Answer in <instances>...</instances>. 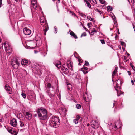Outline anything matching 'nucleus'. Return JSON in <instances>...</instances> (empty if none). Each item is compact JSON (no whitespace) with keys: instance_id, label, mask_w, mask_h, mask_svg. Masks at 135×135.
<instances>
[{"instance_id":"nucleus-1","label":"nucleus","mask_w":135,"mask_h":135,"mask_svg":"<svg viewBox=\"0 0 135 135\" xmlns=\"http://www.w3.org/2000/svg\"><path fill=\"white\" fill-rule=\"evenodd\" d=\"M39 119L41 122L46 120L47 119V112L46 109L42 107L38 108L36 111Z\"/></svg>"},{"instance_id":"nucleus-2","label":"nucleus","mask_w":135,"mask_h":135,"mask_svg":"<svg viewBox=\"0 0 135 135\" xmlns=\"http://www.w3.org/2000/svg\"><path fill=\"white\" fill-rule=\"evenodd\" d=\"M50 126L56 128L58 127L60 123L59 117L53 116L50 119Z\"/></svg>"},{"instance_id":"nucleus-3","label":"nucleus","mask_w":135,"mask_h":135,"mask_svg":"<svg viewBox=\"0 0 135 135\" xmlns=\"http://www.w3.org/2000/svg\"><path fill=\"white\" fill-rule=\"evenodd\" d=\"M40 21L41 25L43 26V30L44 32V34L45 35L46 32L48 29V27L46 20L44 16H42L40 18Z\"/></svg>"},{"instance_id":"nucleus-4","label":"nucleus","mask_w":135,"mask_h":135,"mask_svg":"<svg viewBox=\"0 0 135 135\" xmlns=\"http://www.w3.org/2000/svg\"><path fill=\"white\" fill-rule=\"evenodd\" d=\"M25 118L28 120H31L32 117V114L30 112H25L23 113Z\"/></svg>"},{"instance_id":"nucleus-5","label":"nucleus","mask_w":135,"mask_h":135,"mask_svg":"<svg viewBox=\"0 0 135 135\" xmlns=\"http://www.w3.org/2000/svg\"><path fill=\"white\" fill-rule=\"evenodd\" d=\"M83 98L85 101L86 102H89L92 99V96L90 94H85L83 95Z\"/></svg>"},{"instance_id":"nucleus-6","label":"nucleus","mask_w":135,"mask_h":135,"mask_svg":"<svg viewBox=\"0 0 135 135\" xmlns=\"http://www.w3.org/2000/svg\"><path fill=\"white\" fill-rule=\"evenodd\" d=\"M72 78L74 80L75 82H78L79 80L81 79L80 75H78L77 73L74 74L73 75Z\"/></svg>"},{"instance_id":"nucleus-7","label":"nucleus","mask_w":135,"mask_h":135,"mask_svg":"<svg viewBox=\"0 0 135 135\" xmlns=\"http://www.w3.org/2000/svg\"><path fill=\"white\" fill-rule=\"evenodd\" d=\"M4 89L7 93L11 94L12 93V88L7 84H6L4 86Z\"/></svg>"},{"instance_id":"nucleus-8","label":"nucleus","mask_w":135,"mask_h":135,"mask_svg":"<svg viewBox=\"0 0 135 135\" xmlns=\"http://www.w3.org/2000/svg\"><path fill=\"white\" fill-rule=\"evenodd\" d=\"M11 64L13 68H18L20 63L16 60H15L11 62Z\"/></svg>"},{"instance_id":"nucleus-9","label":"nucleus","mask_w":135,"mask_h":135,"mask_svg":"<svg viewBox=\"0 0 135 135\" xmlns=\"http://www.w3.org/2000/svg\"><path fill=\"white\" fill-rule=\"evenodd\" d=\"M10 124L14 127H16L17 124L16 119L15 118H13L10 121Z\"/></svg>"},{"instance_id":"nucleus-10","label":"nucleus","mask_w":135,"mask_h":135,"mask_svg":"<svg viewBox=\"0 0 135 135\" xmlns=\"http://www.w3.org/2000/svg\"><path fill=\"white\" fill-rule=\"evenodd\" d=\"M61 73H64L65 74H67L69 72V68H58Z\"/></svg>"},{"instance_id":"nucleus-11","label":"nucleus","mask_w":135,"mask_h":135,"mask_svg":"<svg viewBox=\"0 0 135 135\" xmlns=\"http://www.w3.org/2000/svg\"><path fill=\"white\" fill-rule=\"evenodd\" d=\"M30 63L29 61H28L25 59H23L22 60L21 64L23 66H26V65L30 64Z\"/></svg>"},{"instance_id":"nucleus-12","label":"nucleus","mask_w":135,"mask_h":135,"mask_svg":"<svg viewBox=\"0 0 135 135\" xmlns=\"http://www.w3.org/2000/svg\"><path fill=\"white\" fill-rule=\"evenodd\" d=\"M78 55V54L75 52L74 53L75 56V57L78 59V61L79 62L78 64L79 65H81V63L83 62V60L80 57H79Z\"/></svg>"},{"instance_id":"nucleus-13","label":"nucleus","mask_w":135,"mask_h":135,"mask_svg":"<svg viewBox=\"0 0 135 135\" xmlns=\"http://www.w3.org/2000/svg\"><path fill=\"white\" fill-rule=\"evenodd\" d=\"M32 6L35 9L37 8V4L36 1L35 0H32L31 1Z\"/></svg>"},{"instance_id":"nucleus-14","label":"nucleus","mask_w":135,"mask_h":135,"mask_svg":"<svg viewBox=\"0 0 135 135\" xmlns=\"http://www.w3.org/2000/svg\"><path fill=\"white\" fill-rule=\"evenodd\" d=\"M23 32L26 35H28L31 33V30L27 28H25L23 29Z\"/></svg>"},{"instance_id":"nucleus-15","label":"nucleus","mask_w":135,"mask_h":135,"mask_svg":"<svg viewBox=\"0 0 135 135\" xmlns=\"http://www.w3.org/2000/svg\"><path fill=\"white\" fill-rule=\"evenodd\" d=\"M37 45L38 46L40 45L41 44V40L40 37L38 36H36L35 37Z\"/></svg>"},{"instance_id":"nucleus-16","label":"nucleus","mask_w":135,"mask_h":135,"mask_svg":"<svg viewBox=\"0 0 135 135\" xmlns=\"http://www.w3.org/2000/svg\"><path fill=\"white\" fill-rule=\"evenodd\" d=\"M8 46L6 47H5V50L7 53H11L12 51V49L10 48L9 45L8 44Z\"/></svg>"},{"instance_id":"nucleus-17","label":"nucleus","mask_w":135,"mask_h":135,"mask_svg":"<svg viewBox=\"0 0 135 135\" xmlns=\"http://www.w3.org/2000/svg\"><path fill=\"white\" fill-rule=\"evenodd\" d=\"M55 66L57 68H61V62L59 61H57L54 63Z\"/></svg>"},{"instance_id":"nucleus-18","label":"nucleus","mask_w":135,"mask_h":135,"mask_svg":"<svg viewBox=\"0 0 135 135\" xmlns=\"http://www.w3.org/2000/svg\"><path fill=\"white\" fill-rule=\"evenodd\" d=\"M66 83L67 87L68 90H71L72 88V86L70 84L68 80H66Z\"/></svg>"},{"instance_id":"nucleus-19","label":"nucleus","mask_w":135,"mask_h":135,"mask_svg":"<svg viewBox=\"0 0 135 135\" xmlns=\"http://www.w3.org/2000/svg\"><path fill=\"white\" fill-rule=\"evenodd\" d=\"M60 110L62 111V114H63L64 115H66V112L67 110L65 108H62L60 109V111L61 112Z\"/></svg>"},{"instance_id":"nucleus-20","label":"nucleus","mask_w":135,"mask_h":135,"mask_svg":"<svg viewBox=\"0 0 135 135\" xmlns=\"http://www.w3.org/2000/svg\"><path fill=\"white\" fill-rule=\"evenodd\" d=\"M73 63L70 61H68L67 62V66L68 68H72Z\"/></svg>"},{"instance_id":"nucleus-21","label":"nucleus","mask_w":135,"mask_h":135,"mask_svg":"<svg viewBox=\"0 0 135 135\" xmlns=\"http://www.w3.org/2000/svg\"><path fill=\"white\" fill-rule=\"evenodd\" d=\"M76 119L78 121L81 122L83 118L81 115H77L76 117Z\"/></svg>"},{"instance_id":"nucleus-22","label":"nucleus","mask_w":135,"mask_h":135,"mask_svg":"<svg viewBox=\"0 0 135 135\" xmlns=\"http://www.w3.org/2000/svg\"><path fill=\"white\" fill-rule=\"evenodd\" d=\"M70 34L75 39H77L78 38V37L72 31H71L70 32Z\"/></svg>"},{"instance_id":"nucleus-23","label":"nucleus","mask_w":135,"mask_h":135,"mask_svg":"<svg viewBox=\"0 0 135 135\" xmlns=\"http://www.w3.org/2000/svg\"><path fill=\"white\" fill-rule=\"evenodd\" d=\"M80 69L83 72L84 74H86L88 72V71L87 70L88 68H81Z\"/></svg>"},{"instance_id":"nucleus-24","label":"nucleus","mask_w":135,"mask_h":135,"mask_svg":"<svg viewBox=\"0 0 135 135\" xmlns=\"http://www.w3.org/2000/svg\"><path fill=\"white\" fill-rule=\"evenodd\" d=\"M117 68H115V69L113 72V73L112 74V78H113V77H114V76H116V74H117Z\"/></svg>"},{"instance_id":"nucleus-25","label":"nucleus","mask_w":135,"mask_h":135,"mask_svg":"<svg viewBox=\"0 0 135 135\" xmlns=\"http://www.w3.org/2000/svg\"><path fill=\"white\" fill-rule=\"evenodd\" d=\"M94 122L95 123V124L93 123V128L96 129L98 128L99 127L98 123V122H96L95 120Z\"/></svg>"},{"instance_id":"nucleus-26","label":"nucleus","mask_w":135,"mask_h":135,"mask_svg":"<svg viewBox=\"0 0 135 135\" xmlns=\"http://www.w3.org/2000/svg\"><path fill=\"white\" fill-rule=\"evenodd\" d=\"M14 128L11 127H8L7 129V130L8 132L11 133L13 131Z\"/></svg>"},{"instance_id":"nucleus-27","label":"nucleus","mask_w":135,"mask_h":135,"mask_svg":"<svg viewBox=\"0 0 135 135\" xmlns=\"http://www.w3.org/2000/svg\"><path fill=\"white\" fill-rule=\"evenodd\" d=\"M20 126L21 127H23L25 126L26 124H24V122L20 120L19 121Z\"/></svg>"},{"instance_id":"nucleus-28","label":"nucleus","mask_w":135,"mask_h":135,"mask_svg":"<svg viewBox=\"0 0 135 135\" xmlns=\"http://www.w3.org/2000/svg\"><path fill=\"white\" fill-rule=\"evenodd\" d=\"M107 11H111L113 10V8L110 6H108L107 8Z\"/></svg>"},{"instance_id":"nucleus-29","label":"nucleus","mask_w":135,"mask_h":135,"mask_svg":"<svg viewBox=\"0 0 135 135\" xmlns=\"http://www.w3.org/2000/svg\"><path fill=\"white\" fill-rule=\"evenodd\" d=\"M13 131L14 132H12L11 134L12 135H17V134L18 133L17 131H15L14 130V129Z\"/></svg>"},{"instance_id":"nucleus-30","label":"nucleus","mask_w":135,"mask_h":135,"mask_svg":"<svg viewBox=\"0 0 135 135\" xmlns=\"http://www.w3.org/2000/svg\"><path fill=\"white\" fill-rule=\"evenodd\" d=\"M113 14V16H112V17L113 19L114 20V21L115 22V23H117V21L116 20V17L115 15L113 14V13H112Z\"/></svg>"},{"instance_id":"nucleus-31","label":"nucleus","mask_w":135,"mask_h":135,"mask_svg":"<svg viewBox=\"0 0 135 135\" xmlns=\"http://www.w3.org/2000/svg\"><path fill=\"white\" fill-rule=\"evenodd\" d=\"M76 108L78 109H79L81 107V106L80 104H78L76 105Z\"/></svg>"},{"instance_id":"nucleus-32","label":"nucleus","mask_w":135,"mask_h":135,"mask_svg":"<svg viewBox=\"0 0 135 135\" xmlns=\"http://www.w3.org/2000/svg\"><path fill=\"white\" fill-rule=\"evenodd\" d=\"M21 95L25 99L26 98V95L25 93H22L21 94Z\"/></svg>"},{"instance_id":"nucleus-33","label":"nucleus","mask_w":135,"mask_h":135,"mask_svg":"<svg viewBox=\"0 0 135 135\" xmlns=\"http://www.w3.org/2000/svg\"><path fill=\"white\" fill-rule=\"evenodd\" d=\"M101 3L103 4H105V1L103 0H99Z\"/></svg>"},{"instance_id":"nucleus-34","label":"nucleus","mask_w":135,"mask_h":135,"mask_svg":"<svg viewBox=\"0 0 135 135\" xmlns=\"http://www.w3.org/2000/svg\"><path fill=\"white\" fill-rule=\"evenodd\" d=\"M115 90L117 91V95L118 96H119L121 94V93H120L119 92H118V91L117 89H116V88H115Z\"/></svg>"},{"instance_id":"nucleus-35","label":"nucleus","mask_w":135,"mask_h":135,"mask_svg":"<svg viewBox=\"0 0 135 135\" xmlns=\"http://www.w3.org/2000/svg\"><path fill=\"white\" fill-rule=\"evenodd\" d=\"M54 28L55 29L54 33H57V30L56 27V26H54Z\"/></svg>"},{"instance_id":"nucleus-36","label":"nucleus","mask_w":135,"mask_h":135,"mask_svg":"<svg viewBox=\"0 0 135 135\" xmlns=\"http://www.w3.org/2000/svg\"><path fill=\"white\" fill-rule=\"evenodd\" d=\"M89 65V64L88 62L86 61H85V64L83 66H88Z\"/></svg>"},{"instance_id":"nucleus-37","label":"nucleus","mask_w":135,"mask_h":135,"mask_svg":"<svg viewBox=\"0 0 135 135\" xmlns=\"http://www.w3.org/2000/svg\"><path fill=\"white\" fill-rule=\"evenodd\" d=\"M100 41L102 44H104L105 43V40L104 39H101L100 40Z\"/></svg>"},{"instance_id":"nucleus-38","label":"nucleus","mask_w":135,"mask_h":135,"mask_svg":"<svg viewBox=\"0 0 135 135\" xmlns=\"http://www.w3.org/2000/svg\"><path fill=\"white\" fill-rule=\"evenodd\" d=\"M73 122L75 124H77L78 122V121L76 119H75L73 120Z\"/></svg>"},{"instance_id":"nucleus-39","label":"nucleus","mask_w":135,"mask_h":135,"mask_svg":"<svg viewBox=\"0 0 135 135\" xmlns=\"http://www.w3.org/2000/svg\"><path fill=\"white\" fill-rule=\"evenodd\" d=\"M8 43L7 42H5L4 43L3 45L4 46L5 48V47H6L8 46Z\"/></svg>"},{"instance_id":"nucleus-40","label":"nucleus","mask_w":135,"mask_h":135,"mask_svg":"<svg viewBox=\"0 0 135 135\" xmlns=\"http://www.w3.org/2000/svg\"><path fill=\"white\" fill-rule=\"evenodd\" d=\"M86 3L87 6H88L89 8H90L91 7V5L87 1H86Z\"/></svg>"},{"instance_id":"nucleus-41","label":"nucleus","mask_w":135,"mask_h":135,"mask_svg":"<svg viewBox=\"0 0 135 135\" xmlns=\"http://www.w3.org/2000/svg\"><path fill=\"white\" fill-rule=\"evenodd\" d=\"M47 87L48 88H49L51 87V85L50 83H48L47 85Z\"/></svg>"},{"instance_id":"nucleus-42","label":"nucleus","mask_w":135,"mask_h":135,"mask_svg":"<svg viewBox=\"0 0 135 135\" xmlns=\"http://www.w3.org/2000/svg\"><path fill=\"white\" fill-rule=\"evenodd\" d=\"M92 23L91 22H90L89 23H88L87 24V26L89 28H90L91 26L92 25Z\"/></svg>"},{"instance_id":"nucleus-43","label":"nucleus","mask_w":135,"mask_h":135,"mask_svg":"<svg viewBox=\"0 0 135 135\" xmlns=\"http://www.w3.org/2000/svg\"><path fill=\"white\" fill-rule=\"evenodd\" d=\"M55 93H53V94H50L49 95V96H50V97L51 98V97H54V96L55 95Z\"/></svg>"},{"instance_id":"nucleus-44","label":"nucleus","mask_w":135,"mask_h":135,"mask_svg":"<svg viewBox=\"0 0 135 135\" xmlns=\"http://www.w3.org/2000/svg\"><path fill=\"white\" fill-rule=\"evenodd\" d=\"M121 44L122 46H126V43L124 42L121 41Z\"/></svg>"},{"instance_id":"nucleus-45","label":"nucleus","mask_w":135,"mask_h":135,"mask_svg":"<svg viewBox=\"0 0 135 135\" xmlns=\"http://www.w3.org/2000/svg\"><path fill=\"white\" fill-rule=\"evenodd\" d=\"M87 18L90 21H92L93 20L92 18L90 16H88L87 17Z\"/></svg>"},{"instance_id":"nucleus-46","label":"nucleus","mask_w":135,"mask_h":135,"mask_svg":"<svg viewBox=\"0 0 135 135\" xmlns=\"http://www.w3.org/2000/svg\"><path fill=\"white\" fill-rule=\"evenodd\" d=\"M86 35V33L85 32H84V33H82L81 35V36H85Z\"/></svg>"},{"instance_id":"nucleus-47","label":"nucleus","mask_w":135,"mask_h":135,"mask_svg":"<svg viewBox=\"0 0 135 135\" xmlns=\"http://www.w3.org/2000/svg\"><path fill=\"white\" fill-rule=\"evenodd\" d=\"M130 65L131 68H135L134 66L132 63H130Z\"/></svg>"},{"instance_id":"nucleus-48","label":"nucleus","mask_w":135,"mask_h":135,"mask_svg":"<svg viewBox=\"0 0 135 135\" xmlns=\"http://www.w3.org/2000/svg\"><path fill=\"white\" fill-rule=\"evenodd\" d=\"M97 10L98 11V12H99L100 14L101 15L102 14V12L100 11H99L98 9H97Z\"/></svg>"},{"instance_id":"nucleus-49","label":"nucleus","mask_w":135,"mask_h":135,"mask_svg":"<svg viewBox=\"0 0 135 135\" xmlns=\"http://www.w3.org/2000/svg\"><path fill=\"white\" fill-rule=\"evenodd\" d=\"M3 46V44L2 43H0V48H1Z\"/></svg>"},{"instance_id":"nucleus-50","label":"nucleus","mask_w":135,"mask_h":135,"mask_svg":"<svg viewBox=\"0 0 135 135\" xmlns=\"http://www.w3.org/2000/svg\"><path fill=\"white\" fill-rule=\"evenodd\" d=\"M128 73L129 75H130L131 74V72L129 71H128Z\"/></svg>"},{"instance_id":"nucleus-51","label":"nucleus","mask_w":135,"mask_h":135,"mask_svg":"<svg viewBox=\"0 0 135 135\" xmlns=\"http://www.w3.org/2000/svg\"><path fill=\"white\" fill-rule=\"evenodd\" d=\"M131 83H132V84L133 85H134V82H133V81L132 80H131Z\"/></svg>"},{"instance_id":"nucleus-52","label":"nucleus","mask_w":135,"mask_h":135,"mask_svg":"<svg viewBox=\"0 0 135 135\" xmlns=\"http://www.w3.org/2000/svg\"><path fill=\"white\" fill-rule=\"evenodd\" d=\"M2 0H0V7H1L2 4Z\"/></svg>"},{"instance_id":"nucleus-53","label":"nucleus","mask_w":135,"mask_h":135,"mask_svg":"<svg viewBox=\"0 0 135 135\" xmlns=\"http://www.w3.org/2000/svg\"><path fill=\"white\" fill-rule=\"evenodd\" d=\"M94 32H97V31L95 29L93 28V33Z\"/></svg>"},{"instance_id":"nucleus-54","label":"nucleus","mask_w":135,"mask_h":135,"mask_svg":"<svg viewBox=\"0 0 135 135\" xmlns=\"http://www.w3.org/2000/svg\"><path fill=\"white\" fill-rule=\"evenodd\" d=\"M92 33H93V30H91V32H90V33H89L90 34V35H92Z\"/></svg>"},{"instance_id":"nucleus-55","label":"nucleus","mask_w":135,"mask_h":135,"mask_svg":"<svg viewBox=\"0 0 135 135\" xmlns=\"http://www.w3.org/2000/svg\"><path fill=\"white\" fill-rule=\"evenodd\" d=\"M118 83H117V84H116V86L115 87V88H118Z\"/></svg>"},{"instance_id":"nucleus-56","label":"nucleus","mask_w":135,"mask_h":135,"mask_svg":"<svg viewBox=\"0 0 135 135\" xmlns=\"http://www.w3.org/2000/svg\"><path fill=\"white\" fill-rule=\"evenodd\" d=\"M118 37V36L117 34H116V36L115 37V38H116V39Z\"/></svg>"},{"instance_id":"nucleus-57","label":"nucleus","mask_w":135,"mask_h":135,"mask_svg":"<svg viewBox=\"0 0 135 135\" xmlns=\"http://www.w3.org/2000/svg\"><path fill=\"white\" fill-rule=\"evenodd\" d=\"M72 15H74L75 16H76V15L73 12H72Z\"/></svg>"},{"instance_id":"nucleus-58","label":"nucleus","mask_w":135,"mask_h":135,"mask_svg":"<svg viewBox=\"0 0 135 135\" xmlns=\"http://www.w3.org/2000/svg\"><path fill=\"white\" fill-rule=\"evenodd\" d=\"M118 32V34H120V33L119 32V30L118 29V32Z\"/></svg>"},{"instance_id":"nucleus-59","label":"nucleus","mask_w":135,"mask_h":135,"mask_svg":"<svg viewBox=\"0 0 135 135\" xmlns=\"http://www.w3.org/2000/svg\"><path fill=\"white\" fill-rule=\"evenodd\" d=\"M83 27L84 28V29H85V30H86V31H87V30H88V29H87L86 28H85V27H83Z\"/></svg>"},{"instance_id":"nucleus-60","label":"nucleus","mask_w":135,"mask_h":135,"mask_svg":"<svg viewBox=\"0 0 135 135\" xmlns=\"http://www.w3.org/2000/svg\"><path fill=\"white\" fill-rule=\"evenodd\" d=\"M16 2H18V1H20V0H15Z\"/></svg>"},{"instance_id":"nucleus-61","label":"nucleus","mask_w":135,"mask_h":135,"mask_svg":"<svg viewBox=\"0 0 135 135\" xmlns=\"http://www.w3.org/2000/svg\"><path fill=\"white\" fill-rule=\"evenodd\" d=\"M133 27L134 28V29L135 28V26L134 25H133Z\"/></svg>"},{"instance_id":"nucleus-62","label":"nucleus","mask_w":135,"mask_h":135,"mask_svg":"<svg viewBox=\"0 0 135 135\" xmlns=\"http://www.w3.org/2000/svg\"><path fill=\"white\" fill-rule=\"evenodd\" d=\"M38 52V51H35V53H36Z\"/></svg>"},{"instance_id":"nucleus-63","label":"nucleus","mask_w":135,"mask_h":135,"mask_svg":"<svg viewBox=\"0 0 135 135\" xmlns=\"http://www.w3.org/2000/svg\"><path fill=\"white\" fill-rule=\"evenodd\" d=\"M90 125V124L89 123H88V124H87V126L88 127Z\"/></svg>"},{"instance_id":"nucleus-64","label":"nucleus","mask_w":135,"mask_h":135,"mask_svg":"<svg viewBox=\"0 0 135 135\" xmlns=\"http://www.w3.org/2000/svg\"><path fill=\"white\" fill-rule=\"evenodd\" d=\"M127 55L128 56H129V55H130V54H129V53H127Z\"/></svg>"}]
</instances>
